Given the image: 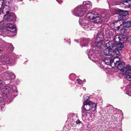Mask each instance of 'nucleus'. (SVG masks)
Returning a JSON list of instances; mask_svg holds the SVG:
<instances>
[{
  "mask_svg": "<svg viewBox=\"0 0 131 131\" xmlns=\"http://www.w3.org/2000/svg\"><path fill=\"white\" fill-rule=\"evenodd\" d=\"M11 3V1H6L5 3V5H4L3 9V12H5L6 11L9 10L10 9L9 5Z\"/></svg>",
  "mask_w": 131,
  "mask_h": 131,
  "instance_id": "obj_16",
  "label": "nucleus"
},
{
  "mask_svg": "<svg viewBox=\"0 0 131 131\" xmlns=\"http://www.w3.org/2000/svg\"><path fill=\"white\" fill-rule=\"evenodd\" d=\"M116 60L115 62L114 63V65L117 69L122 72L123 74H125L127 71V70H130L129 64H127L125 67V63L123 61H121L119 59Z\"/></svg>",
  "mask_w": 131,
  "mask_h": 131,
  "instance_id": "obj_2",
  "label": "nucleus"
},
{
  "mask_svg": "<svg viewBox=\"0 0 131 131\" xmlns=\"http://www.w3.org/2000/svg\"><path fill=\"white\" fill-rule=\"evenodd\" d=\"M10 47H11V49H10V50H13V49H14V48L13 47V46L12 45H10Z\"/></svg>",
  "mask_w": 131,
  "mask_h": 131,
  "instance_id": "obj_31",
  "label": "nucleus"
},
{
  "mask_svg": "<svg viewBox=\"0 0 131 131\" xmlns=\"http://www.w3.org/2000/svg\"><path fill=\"white\" fill-rule=\"evenodd\" d=\"M82 6H83L84 8L87 9V10L88 9L92 7V4L89 1L84 2Z\"/></svg>",
  "mask_w": 131,
  "mask_h": 131,
  "instance_id": "obj_17",
  "label": "nucleus"
},
{
  "mask_svg": "<svg viewBox=\"0 0 131 131\" xmlns=\"http://www.w3.org/2000/svg\"><path fill=\"white\" fill-rule=\"evenodd\" d=\"M125 78L129 81H131V73L129 72L125 75Z\"/></svg>",
  "mask_w": 131,
  "mask_h": 131,
  "instance_id": "obj_25",
  "label": "nucleus"
},
{
  "mask_svg": "<svg viewBox=\"0 0 131 131\" xmlns=\"http://www.w3.org/2000/svg\"><path fill=\"white\" fill-rule=\"evenodd\" d=\"M121 32L122 35H125L127 32L126 29L124 28L122 29L121 30Z\"/></svg>",
  "mask_w": 131,
  "mask_h": 131,
  "instance_id": "obj_26",
  "label": "nucleus"
},
{
  "mask_svg": "<svg viewBox=\"0 0 131 131\" xmlns=\"http://www.w3.org/2000/svg\"><path fill=\"white\" fill-rule=\"evenodd\" d=\"M95 14L93 12L92 13H87L86 14V16L88 18L90 19H92L93 18V17L94 15H95Z\"/></svg>",
  "mask_w": 131,
  "mask_h": 131,
  "instance_id": "obj_23",
  "label": "nucleus"
},
{
  "mask_svg": "<svg viewBox=\"0 0 131 131\" xmlns=\"http://www.w3.org/2000/svg\"><path fill=\"white\" fill-rule=\"evenodd\" d=\"M87 9L84 8L82 5L78 6L75 8L72 12V14L77 16H81L84 15Z\"/></svg>",
  "mask_w": 131,
  "mask_h": 131,
  "instance_id": "obj_3",
  "label": "nucleus"
},
{
  "mask_svg": "<svg viewBox=\"0 0 131 131\" xmlns=\"http://www.w3.org/2000/svg\"><path fill=\"white\" fill-rule=\"evenodd\" d=\"M115 45H116V46H115L116 47L114 48V51L117 50L119 52V50H122L124 46L121 43H116V44Z\"/></svg>",
  "mask_w": 131,
  "mask_h": 131,
  "instance_id": "obj_18",
  "label": "nucleus"
},
{
  "mask_svg": "<svg viewBox=\"0 0 131 131\" xmlns=\"http://www.w3.org/2000/svg\"><path fill=\"white\" fill-rule=\"evenodd\" d=\"M2 83V81L1 80H0V85Z\"/></svg>",
  "mask_w": 131,
  "mask_h": 131,
  "instance_id": "obj_36",
  "label": "nucleus"
},
{
  "mask_svg": "<svg viewBox=\"0 0 131 131\" xmlns=\"http://www.w3.org/2000/svg\"><path fill=\"white\" fill-rule=\"evenodd\" d=\"M130 59L131 60V57H130Z\"/></svg>",
  "mask_w": 131,
  "mask_h": 131,
  "instance_id": "obj_39",
  "label": "nucleus"
},
{
  "mask_svg": "<svg viewBox=\"0 0 131 131\" xmlns=\"http://www.w3.org/2000/svg\"><path fill=\"white\" fill-rule=\"evenodd\" d=\"M70 130L69 131H77V129L75 128H71L70 129Z\"/></svg>",
  "mask_w": 131,
  "mask_h": 131,
  "instance_id": "obj_29",
  "label": "nucleus"
},
{
  "mask_svg": "<svg viewBox=\"0 0 131 131\" xmlns=\"http://www.w3.org/2000/svg\"><path fill=\"white\" fill-rule=\"evenodd\" d=\"M2 41V40H0V46H1L2 45V44L1 43Z\"/></svg>",
  "mask_w": 131,
  "mask_h": 131,
  "instance_id": "obj_34",
  "label": "nucleus"
},
{
  "mask_svg": "<svg viewBox=\"0 0 131 131\" xmlns=\"http://www.w3.org/2000/svg\"><path fill=\"white\" fill-rule=\"evenodd\" d=\"M5 76L7 80H11L15 78V75L12 73L7 71L5 73Z\"/></svg>",
  "mask_w": 131,
  "mask_h": 131,
  "instance_id": "obj_11",
  "label": "nucleus"
},
{
  "mask_svg": "<svg viewBox=\"0 0 131 131\" xmlns=\"http://www.w3.org/2000/svg\"><path fill=\"white\" fill-rule=\"evenodd\" d=\"M114 27L115 28V29L117 30V31H118L120 29V27L121 26L119 21H116L114 23Z\"/></svg>",
  "mask_w": 131,
  "mask_h": 131,
  "instance_id": "obj_20",
  "label": "nucleus"
},
{
  "mask_svg": "<svg viewBox=\"0 0 131 131\" xmlns=\"http://www.w3.org/2000/svg\"><path fill=\"white\" fill-rule=\"evenodd\" d=\"M2 28H3L0 26V37H2L3 36Z\"/></svg>",
  "mask_w": 131,
  "mask_h": 131,
  "instance_id": "obj_28",
  "label": "nucleus"
},
{
  "mask_svg": "<svg viewBox=\"0 0 131 131\" xmlns=\"http://www.w3.org/2000/svg\"><path fill=\"white\" fill-rule=\"evenodd\" d=\"M104 43V41L102 38L97 36V37L92 39L91 43L92 46H94L99 48L102 47Z\"/></svg>",
  "mask_w": 131,
  "mask_h": 131,
  "instance_id": "obj_5",
  "label": "nucleus"
},
{
  "mask_svg": "<svg viewBox=\"0 0 131 131\" xmlns=\"http://www.w3.org/2000/svg\"><path fill=\"white\" fill-rule=\"evenodd\" d=\"M105 13H103L100 16L99 14H96L94 15L92 19V20L95 23H98L102 21H104L105 19Z\"/></svg>",
  "mask_w": 131,
  "mask_h": 131,
  "instance_id": "obj_6",
  "label": "nucleus"
},
{
  "mask_svg": "<svg viewBox=\"0 0 131 131\" xmlns=\"http://www.w3.org/2000/svg\"><path fill=\"white\" fill-rule=\"evenodd\" d=\"M123 26L124 27L129 28L131 26V22L129 20L123 23Z\"/></svg>",
  "mask_w": 131,
  "mask_h": 131,
  "instance_id": "obj_22",
  "label": "nucleus"
},
{
  "mask_svg": "<svg viewBox=\"0 0 131 131\" xmlns=\"http://www.w3.org/2000/svg\"><path fill=\"white\" fill-rule=\"evenodd\" d=\"M6 28L7 30L10 31L11 32L14 34L17 32L16 26L10 23H8L6 24Z\"/></svg>",
  "mask_w": 131,
  "mask_h": 131,
  "instance_id": "obj_9",
  "label": "nucleus"
},
{
  "mask_svg": "<svg viewBox=\"0 0 131 131\" xmlns=\"http://www.w3.org/2000/svg\"><path fill=\"white\" fill-rule=\"evenodd\" d=\"M13 88L11 86V88L10 87L7 86L5 87L3 89V92L4 94L6 95H7V94L11 92H14L13 89H16L15 87Z\"/></svg>",
  "mask_w": 131,
  "mask_h": 131,
  "instance_id": "obj_14",
  "label": "nucleus"
},
{
  "mask_svg": "<svg viewBox=\"0 0 131 131\" xmlns=\"http://www.w3.org/2000/svg\"><path fill=\"white\" fill-rule=\"evenodd\" d=\"M77 81L78 82V83L79 84H81V83H82V81L81 80L79 79H77Z\"/></svg>",
  "mask_w": 131,
  "mask_h": 131,
  "instance_id": "obj_30",
  "label": "nucleus"
},
{
  "mask_svg": "<svg viewBox=\"0 0 131 131\" xmlns=\"http://www.w3.org/2000/svg\"><path fill=\"white\" fill-rule=\"evenodd\" d=\"M75 41L77 42H80L81 45L82 46H85L88 45L89 42V39L83 38H81L79 41L77 40H75Z\"/></svg>",
  "mask_w": 131,
  "mask_h": 131,
  "instance_id": "obj_12",
  "label": "nucleus"
},
{
  "mask_svg": "<svg viewBox=\"0 0 131 131\" xmlns=\"http://www.w3.org/2000/svg\"><path fill=\"white\" fill-rule=\"evenodd\" d=\"M128 88V90L127 89L128 94L130 96H131V86L130 87L129 86H127V89Z\"/></svg>",
  "mask_w": 131,
  "mask_h": 131,
  "instance_id": "obj_27",
  "label": "nucleus"
},
{
  "mask_svg": "<svg viewBox=\"0 0 131 131\" xmlns=\"http://www.w3.org/2000/svg\"><path fill=\"white\" fill-rule=\"evenodd\" d=\"M120 5L121 7H124L130 8L131 5V1L130 0H126L121 2Z\"/></svg>",
  "mask_w": 131,
  "mask_h": 131,
  "instance_id": "obj_13",
  "label": "nucleus"
},
{
  "mask_svg": "<svg viewBox=\"0 0 131 131\" xmlns=\"http://www.w3.org/2000/svg\"><path fill=\"white\" fill-rule=\"evenodd\" d=\"M88 57H89V58L90 59H91V58H92V57H93V55H91V57L90 56H89V55Z\"/></svg>",
  "mask_w": 131,
  "mask_h": 131,
  "instance_id": "obj_33",
  "label": "nucleus"
},
{
  "mask_svg": "<svg viewBox=\"0 0 131 131\" xmlns=\"http://www.w3.org/2000/svg\"><path fill=\"white\" fill-rule=\"evenodd\" d=\"M4 4V0H0V14H1L2 9L3 7V5Z\"/></svg>",
  "mask_w": 131,
  "mask_h": 131,
  "instance_id": "obj_24",
  "label": "nucleus"
},
{
  "mask_svg": "<svg viewBox=\"0 0 131 131\" xmlns=\"http://www.w3.org/2000/svg\"><path fill=\"white\" fill-rule=\"evenodd\" d=\"M88 98H86V100L84 101L83 103V106L82 107V113L91 110L93 107L95 108L96 106V104L95 103L88 100L90 99L89 97Z\"/></svg>",
  "mask_w": 131,
  "mask_h": 131,
  "instance_id": "obj_1",
  "label": "nucleus"
},
{
  "mask_svg": "<svg viewBox=\"0 0 131 131\" xmlns=\"http://www.w3.org/2000/svg\"><path fill=\"white\" fill-rule=\"evenodd\" d=\"M85 96H84V97H85Z\"/></svg>",
  "mask_w": 131,
  "mask_h": 131,
  "instance_id": "obj_38",
  "label": "nucleus"
},
{
  "mask_svg": "<svg viewBox=\"0 0 131 131\" xmlns=\"http://www.w3.org/2000/svg\"><path fill=\"white\" fill-rule=\"evenodd\" d=\"M6 15L4 16L3 20L4 21L7 20L8 21H11L15 18V16L13 13H10L9 14L8 10L6 11Z\"/></svg>",
  "mask_w": 131,
  "mask_h": 131,
  "instance_id": "obj_7",
  "label": "nucleus"
},
{
  "mask_svg": "<svg viewBox=\"0 0 131 131\" xmlns=\"http://www.w3.org/2000/svg\"><path fill=\"white\" fill-rule=\"evenodd\" d=\"M57 1V0H56Z\"/></svg>",
  "mask_w": 131,
  "mask_h": 131,
  "instance_id": "obj_40",
  "label": "nucleus"
},
{
  "mask_svg": "<svg viewBox=\"0 0 131 131\" xmlns=\"http://www.w3.org/2000/svg\"><path fill=\"white\" fill-rule=\"evenodd\" d=\"M129 39L131 40V36H130L129 37Z\"/></svg>",
  "mask_w": 131,
  "mask_h": 131,
  "instance_id": "obj_37",
  "label": "nucleus"
},
{
  "mask_svg": "<svg viewBox=\"0 0 131 131\" xmlns=\"http://www.w3.org/2000/svg\"><path fill=\"white\" fill-rule=\"evenodd\" d=\"M11 59L8 57L4 55H0V61L5 63H9L11 61Z\"/></svg>",
  "mask_w": 131,
  "mask_h": 131,
  "instance_id": "obj_10",
  "label": "nucleus"
},
{
  "mask_svg": "<svg viewBox=\"0 0 131 131\" xmlns=\"http://www.w3.org/2000/svg\"><path fill=\"white\" fill-rule=\"evenodd\" d=\"M80 25H81L82 27L86 30H88L90 25L88 23L86 20L84 18H81L79 21ZM90 29V28L89 29Z\"/></svg>",
  "mask_w": 131,
  "mask_h": 131,
  "instance_id": "obj_8",
  "label": "nucleus"
},
{
  "mask_svg": "<svg viewBox=\"0 0 131 131\" xmlns=\"http://www.w3.org/2000/svg\"><path fill=\"white\" fill-rule=\"evenodd\" d=\"M106 46L107 47L109 48L110 49H113L114 50V48L116 47L115 45H114L111 42L109 41L107 42L106 44Z\"/></svg>",
  "mask_w": 131,
  "mask_h": 131,
  "instance_id": "obj_21",
  "label": "nucleus"
},
{
  "mask_svg": "<svg viewBox=\"0 0 131 131\" xmlns=\"http://www.w3.org/2000/svg\"><path fill=\"white\" fill-rule=\"evenodd\" d=\"M122 38V36L120 35H116L113 40L115 42L114 44H116V43H119L120 41H121Z\"/></svg>",
  "mask_w": 131,
  "mask_h": 131,
  "instance_id": "obj_19",
  "label": "nucleus"
},
{
  "mask_svg": "<svg viewBox=\"0 0 131 131\" xmlns=\"http://www.w3.org/2000/svg\"><path fill=\"white\" fill-rule=\"evenodd\" d=\"M118 11L119 13H120L122 11V10L120 9H118Z\"/></svg>",
  "mask_w": 131,
  "mask_h": 131,
  "instance_id": "obj_35",
  "label": "nucleus"
},
{
  "mask_svg": "<svg viewBox=\"0 0 131 131\" xmlns=\"http://www.w3.org/2000/svg\"><path fill=\"white\" fill-rule=\"evenodd\" d=\"M80 122H81L79 120H77L76 122V123L77 124H80Z\"/></svg>",
  "mask_w": 131,
  "mask_h": 131,
  "instance_id": "obj_32",
  "label": "nucleus"
},
{
  "mask_svg": "<svg viewBox=\"0 0 131 131\" xmlns=\"http://www.w3.org/2000/svg\"><path fill=\"white\" fill-rule=\"evenodd\" d=\"M111 58H105L104 59H103L102 60L103 62L105 64L107 65H109L112 63L114 62V59L116 58H112V57H110Z\"/></svg>",
  "mask_w": 131,
  "mask_h": 131,
  "instance_id": "obj_15",
  "label": "nucleus"
},
{
  "mask_svg": "<svg viewBox=\"0 0 131 131\" xmlns=\"http://www.w3.org/2000/svg\"><path fill=\"white\" fill-rule=\"evenodd\" d=\"M104 53L105 55L110 56L114 58H117L120 55V52L118 51H114V50L110 49L107 48L104 51Z\"/></svg>",
  "mask_w": 131,
  "mask_h": 131,
  "instance_id": "obj_4",
  "label": "nucleus"
}]
</instances>
